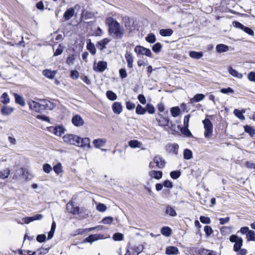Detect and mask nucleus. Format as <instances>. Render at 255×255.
Here are the masks:
<instances>
[{
    "label": "nucleus",
    "instance_id": "63",
    "mask_svg": "<svg viewBox=\"0 0 255 255\" xmlns=\"http://www.w3.org/2000/svg\"><path fill=\"white\" fill-rule=\"evenodd\" d=\"M246 236L247 239H255V234L253 231L250 230Z\"/></svg>",
    "mask_w": 255,
    "mask_h": 255
},
{
    "label": "nucleus",
    "instance_id": "54",
    "mask_svg": "<svg viewBox=\"0 0 255 255\" xmlns=\"http://www.w3.org/2000/svg\"><path fill=\"white\" fill-rule=\"evenodd\" d=\"M181 174V172L179 171H173L170 172V176L173 179L178 178Z\"/></svg>",
    "mask_w": 255,
    "mask_h": 255
},
{
    "label": "nucleus",
    "instance_id": "28",
    "mask_svg": "<svg viewBox=\"0 0 255 255\" xmlns=\"http://www.w3.org/2000/svg\"><path fill=\"white\" fill-rule=\"evenodd\" d=\"M165 253L167 255H177L179 253L178 250L175 247H168L166 248Z\"/></svg>",
    "mask_w": 255,
    "mask_h": 255
},
{
    "label": "nucleus",
    "instance_id": "44",
    "mask_svg": "<svg viewBox=\"0 0 255 255\" xmlns=\"http://www.w3.org/2000/svg\"><path fill=\"white\" fill-rule=\"evenodd\" d=\"M56 223L53 221L51 225V228L50 231L48 233V239H50L53 238L54 233L56 229Z\"/></svg>",
    "mask_w": 255,
    "mask_h": 255
},
{
    "label": "nucleus",
    "instance_id": "42",
    "mask_svg": "<svg viewBox=\"0 0 255 255\" xmlns=\"http://www.w3.org/2000/svg\"><path fill=\"white\" fill-rule=\"evenodd\" d=\"M189 56L193 58L199 59L202 57L203 53L202 52L191 51L189 53Z\"/></svg>",
    "mask_w": 255,
    "mask_h": 255
},
{
    "label": "nucleus",
    "instance_id": "48",
    "mask_svg": "<svg viewBox=\"0 0 255 255\" xmlns=\"http://www.w3.org/2000/svg\"><path fill=\"white\" fill-rule=\"evenodd\" d=\"M107 96L109 99L114 101L117 99V95L111 91H108L106 93Z\"/></svg>",
    "mask_w": 255,
    "mask_h": 255
},
{
    "label": "nucleus",
    "instance_id": "51",
    "mask_svg": "<svg viewBox=\"0 0 255 255\" xmlns=\"http://www.w3.org/2000/svg\"><path fill=\"white\" fill-rule=\"evenodd\" d=\"M146 111H147L149 114H153L155 113V109L154 107L150 104H147L146 106Z\"/></svg>",
    "mask_w": 255,
    "mask_h": 255
},
{
    "label": "nucleus",
    "instance_id": "40",
    "mask_svg": "<svg viewBox=\"0 0 255 255\" xmlns=\"http://www.w3.org/2000/svg\"><path fill=\"white\" fill-rule=\"evenodd\" d=\"M171 232V229L168 227H164L161 229V234L167 237L170 236Z\"/></svg>",
    "mask_w": 255,
    "mask_h": 255
},
{
    "label": "nucleus",
    "instance_id": "23",
    "mask_svg": "<svg viewBox=\"0 0 255 255\" xmlns=\"http://www.w3.org/2000/svg\"><path fill=\"white\" fill-rule=\"evenodd\" d=\"M13 96L14 97L15 101L16 103L19 104V105L22 107L25 105V100L23 97L16 93H14Z\"/></svg>",
    "mask_w": 255,
    "mask_h": 255
},
{
    "label": "nucleus",
    "instance_id": "57",
    "mask_svg": "<svg viewBox=\"0 0 255 255\" xmlns=\"http://www.w3.org/2000/svg\"><path fill=\"white\" fill-rule=\"evenodd\" d=\"M43 170L45 172L49 173L52 170V167L50 164L46 163L43 165Z\"/></svg>",
    "mask_w": 255,
    "mask_h": 255
},
{
    "label": "nucleus",
    "instance_id": "34",
    "mask_svg": "<svg viewBox=\"0 0 255 255\" xmlns=\"http://www.w3.org/2000/svg\"><path fill=\"white\" fill-rule=\"evenodd\" d=\"M232 242H235L234 246V250L238 252L243 245V240H230Z\"/></svg>",
    "mask_w": 255,
    "mask_h": 255
},
{
    "label": "nucleus",
    "instance_id": "38",
    "mask_svg": "<svg viewBox=\"0 0 255 255\" xmlns=\"http://www.w3.org/2000/svg\"><path fill=\"white\" fill-rule=\"evenodd\" d=\"M51 248V246L50 247H47L46 246L43 245V247L37 250V252H38L39 254H37V255H44L46 254H47L50 248Z\"/></svg>",
    "mask_w": 255,
    "mask_h": 255
},
{
    "label": "nucleus",
    "instance_id": "64",
    "mask_svg": "<svg viewBox=\"0 0 255 255\" xmlns=\"http://www.w3.org/2000/svg\"><path fill=\"white\" fill-rule=\"evenodd\" d=\"M248 78L250 81L255 82V73L254 72L249 73L248 74Z\"/></svg>",
    "mask_w": 255,
    "mask_h": 255
},
{
    "label": "nucleus",
    "instance_id": "43",
    "mask_svg": "<svg viewBox=\"0 0 255 255\" xmlns=\"http://www.w3.org/2000/svg\"><path fill=\"white\" fill-rule=\"evenodd\" d=\"M171 115L173 117H176L180 114V110L178 107H173L170 110Z\"/></svg>",
    "mask_w": 255,
    "mask_h": 255
},
{
    "label": "nucleus",
    "instance_id": "49",
    "mask_svg": "<svg viewBox=\"0 0 255 255\" xmlns=\"http://www.w3.org/2000/svg\"><path fill=\"white\" fill-rule=\"evenodd\" d=\"M54 172L59 174L62 172V166L61 163H58L53 167Z\"/></svg>",
    "mask_w": 255,
    "mask_h": 255
},
{
    "label": "nucleus",
    "instance_id": "59",
    "mask_svg": "<svg viewBox=\"0 0 255 255\" xmlns=\"http://www.w3.org/2000/svg\"><path fill=\"white\" fill-rule=\"evenodd\" d=\"M113 221V218L111 217H107L102 220V222L105 224H110Z\"/></svg>",
    "mask_w": 255,
    "mask_h": 255
},
{
    "label": "nucleus",
    "instance_id": "7",
    "mask_svg": "<svg viewBox=\"0 0 255 255\" xmlns=\"http://www.w3.org/2000/svg\"><path fill=\"white\" fill-rule=\"evenodd\" d=\"M29 109L33 111L39 113L42 111L41 102L37 103L32 100H29L27 102Z\"/></svg>",
    "mask_w": 255,
    "mask_h": 255
},
{
    "label": "nucleus",
    "instance_id": "60",
    "mask_svg": "<svg viewBox=\"0 0 255 255\" xmlns=\"http://www.w3.org/2000/svg\"><path fill=\"white\" fill-rule=\"evenodd\" d=\"M135 105L130 101H128L126 102V108L128 110H131L135 108Z\"/></svg>",
    "mask_w": 255,
    "mask_h": 255
},
{
    "label": "nucleus",
    "instance_id": "30",
    "mask_svg": "<svg viewBox=\"0 0 255 255\" xmlns=\"http://www.w3.org/2000/svg\"><path fill=\"white\" fill-rule=\"evenodd\" d=\"M128 145L131 148H140L142 145V143L137 140L133 139L131 140L128 142Z\"/></svg>",
    "mask_w": 255,
    "mask_h": 255
},
{
    "label": "nucleus",
    "instance_id": "41",
    "mask_svg": "<svg viewBox=\"0 0 255 255\" xmlns=\"http://www.w3.org/2000/svg\"><path fill=\"white\" fill-rule=\"evenodd\" d=\"M165 212L167 214L172 217H175L177 215L176 211L171 206L166 207Z\"/></svg>",
    "mask_w": 255,
    "mask_h": 255
},
{
    "label": "nucleus",
    "instance_id": "26",
    "mask_svg": "<svg viewBox=\"0 0 255 255\" xmlns=\"http://www.w3.org/2000/svg\"><path fill=\"white\" fill-rule=\"evenodd\" d=\"M74 14V9L73 8H70L66 10L63 17L65 20H67L71 18Z\"/></svg>",
    "mask_w": 255,
    "mask_h": 255
},
{
    "label": "nucleus",
    "instance_id": "5",
    "mask_svg": "<svg viewBox=\"0 0 255 255\" xmlns=\"http://www.w3.org/2000/svg\"><path fill=\"white\" fill-rule=\"evenodd\" d=\"M143 249L142 245L133 246L130 244L128 246L127 253L129 255H138Z\"/></svg>",
    "mask_w": 255,
    "mask_h": 255
},
{
    "label": "nucleus",
    "instance_id": "56",
    "mask_svg": "<svg viewBox=\"0 0 255 255\" xmlns=\"http://www.w3.org/2000/svg\"><path fill=\"white\" fill-rule=\"evenodd\" d=\"M97 209L100 212H104L107 210L106 206L102 203H99L96 207Z\"/></svg>",
    "mask_w": 255,
    "mask_h": 255
},
{
    "label": "nucleus",
    "instance_id": "29",
    "mask_svg": "<svg viewBox=\"0 0 255 255\" xmlns=\"http://www.w3.org/2000/svg\"><path fill=\"white\" fill-rule=\"evenodd\" d=\"M245 113V110L240 111L238 109H235L234 111V115L240 120L244 121L245 120V117L243 115Z\"/></svg>",
    "mask_w": 255,
    "mask_h": 255
},
{
    "label": "nucleus",
    "instance_id": "6",
    "mask_svg": "<svg viewBox=\"0 0 255 255\" xmlns=\"http://www.w3.org/2000/svg\"><path fill=\"white\" fill-rule=\"evenodd\" d=\"M134 51L137 54L145 55L149 57L152 56V53L150 49L141 46H136L134 48Z\"/></svg>",
    "mask_w": 255,
    "mask_h": 255
},
{
    "label": "nucleus",
    "instance_id": "53",
    "mask_svg": "<svg viewBox=\"0 0 255 255\" xmlns=\"http://www.w3.org/2000/svg\"><path fill=\"white\" fill-rule=\"evenodd\" d=\"M162 48L161 45L160 43L157 42L155 43L152 47V50L155 52H159Z\"/></svg>",
    "mask_w": 255,
    "mask_h": 255
},
{
    "label": "nucleus",
    "instance_id": "47",
    "mask_svg": "<svg viewBox=\"0 0 255 255\" xmlns=\"http://www.w3.org/2000/svg\"><path fill=\"white\" fill-rule=\"evenodd\" d=\"M184 158L186 159H190L192 157V152L188 149H186L184 150L183 152Z\"/></svg>",
    "mask_w": 255,
    "mask_h": 255
},
{
    "label": "nucleus",
    "instance_id": "18",
    "mask_svg": "<svg viewBox=\"0 0 255 255\" xmlns=\"http://www.w3.org/2000/svg\"><path fill=\"white\" fill-rule=\"evenodd\" d=\"M166 150L170 153L177 154L178 145L176 143H168L166 146Z\"/></svg>",
    "mask_w": 255,
    "mask_h": 255
},
{
    "label": "nucleus",
    "instance_id": "13",
    "mask_svg": "<svg viewBox=\"0 0 255 255\" xmlns=\"http://www.w3.org/2000/svg\"><path fill=\"white\" fill-rule=\"evenodd\" d=\"M72 123L75 126L81 127L84 125V122L80 116L76 115L72 118Z\"/></svg>",
    "mask_w": 255,
    "mask_h": 255
},
{
    "label": "nucleus",
    "instance_id": "4",
    "mask_svg": "<svg viewBox=\"0 0 255 255\" xmlns=\"http://www.w3.org/2000/svg\"><path fill=\"white\" fill-rule=\"evenodd\" d=\"M155 121L157 123V125L161 127L168 126L169 119L167 117H164L161 114H158L155 116Z\"/></svg>",
    "mask_w": 255,
    "mask_h": 255
},
{
    "label": "nucleus",
    "instance_id": "55",
    "mask_svg": "<svg viewBox=\"0 0 255 255\" xmlns=\"http://www.w3.org/2000/svg\"><path fill=\"white\" fill-rule=\"evenodd\" d=\"M200 221L204 224H209L211 222V220L209 217L201 216L200 217Z\"/></svg>",
    "mask_w": 255,
    "mask_h": 255
},
{
    "label": "nucleus",
    "instance_id": "3",
    "mask_svg": "<svg viewBox=\"0 0 255 255\" xmlns=\"http://www.w3.org/2000/svg\"><path fill=\"white\" fill-rule=\"evenodd\" d=\"M63 139L64 142L76 146L79 143V137L73 134H66L63 137Z\"/></svg>",
    "mask_w": 255,
    "mask_h": 255
},
{
    "label": "nucleus",
    "instance_id": "61",
    "mask_svg": "<svg viewBox=\"0 0 255 255\" xmlns=\"http://www.w3.org/2000/svg\"><path fill=\"white\" fill-rule=\"evenodd\" d=\"M79 73L76 70H72L71 71L70 77L73 79H77L79 77Z\"/></svg>",
    "mask_w": 255,
    "mask_h": 255
},
{
    "label": "nucleus",
    "instance_id": "14",
    "mask_svg": "<svg viewBox=\"0 0 255 255\" xmlns=\"http://www.w3.org/2000/svg\"><path fill=\"white\" fill-rule=\"evenodd\" d=\"M123 22L126 28V29L128 30V32H130L133 29V25L131 24V21L128 16H125L123 17Z\"/></svg>",
    "mask_w": 255,
    "mask_h": 255
},
{
    "label": "nucleus",
    "instance_id": "20",
    "mask_svg": "<svg viewBox=\"0 0 255 255\" xmlns=\"http://www.w3.org/2000/svg\"><path fill=\"white\" fill-rule=\"evenodd\" d=\"M14 109L7 106H3L1 109V113L5 116H9L14 111Z\"/></svg>",
    "mask_w": 255,
    "mask_h": 255
},
{
    "label": "nucleus",
    "instance_id": "46",
    "mask_svg": "<svg viewBox=\"0 0 255 255\" xmlns=\"http://www.w3.org/2000/svg\"><path fill=\"white\" fill-rule=\"evenodd\" d=\"M135 112L138 115H144L146 112V109L138 104L136 108Z\"/></svg>",
    "mask_w": 255,
    "mask_h": 255
},
{
    "label": "nucleus",
    "instance_id": "25",
    "mask_svg": "<svg viewBox=\"0 0 255 255\" xmlns=\"http://www.w3.org/2000/svg\"><path fill=\"white\" fill-rule=\"evenodd\" d=\"M125 58L128 63V66L129 68H131L133 67V59L131 54L129 52H127L125 55Z\"/></svg>",
    "mask_w": 255,
    "mask_h": 255
},
{
    "label": "nucleus",
    "instance_id": "22",
    "mask_svg": "<svg viewBox=\"0 0 255 255\" xmlns=\"http://www.w3.org/2000/svg\"><path fill=\"white\" fill-rule=\"evenodd\" d=\"M112 109L115 114H120L122 112V106L119 102H115L112 106Z\"/></svg>",
    "mask_w": 255,
    "mask_h": 255
},
{
    "label": "nucleus",
    "instance_id": "12",
    "mask_svg": "<svg viewBox=\"0 0 255 255\" xmlns=\"http://www.w3.org/2000/svg\"><path fill=\"white\" fill-rule=\"evenodd\" d=\"M42 111L44 110H51L54 108L53 103L46 100H41Z\"/></svg>",
    "mask_w": 255,
    "mask_h": 255
},
{
    "label": "nucleus",
    "instance_id": "19",
    "mask_svg": "<svg viewBox=\"0 0 255 255\" xmlns=\"http://www.w3.org/2000/svg\"><path fill=\"white\" fill-rule=\"evenodd\" d=\"M42 73L46 77L50 79H53L57 73V71L45 69L43 71Z\"/></svg>",
    "mask_w": 255,
    "mask_h": 255
},
{
    "label": "nucleus",
    "instance_id": "35",
    "mask_svg": "<svg viewBox=\"0 0 255 255\" xmlns=\"http://www.w3.org/2000/svg\"><path fill=\"white\" fill-rule=\"evenodd\" d=\"M173 31L171 29H161L159 31V33L162 36H170L173 33Z\"/></svg>",
    "mask_w": 255,
    "mask_h": 255
},
{
    "label": "nucleus",
    "instance_id": "10",
    "mask_svg": "<svg viewBox=\"0 0 255 255\" xmlns=\"http://www.w3.org/2000/svg\"><path fill=\"white\" fill-rule=\"evenodd\" d=\"M153 163H155L157 168H163L165 165V161L160 155H156L153 158Z\"/></svg>",
    "mask_w": 255,
    "mask_h": 255
},
{
    "label": "nucleus",
    "instance_id": "52",
    "mask_svg": "<svg viewBox=\"0 0 255 255\" xmlns=\"http://www.w3.org/2000/svg\"><path fill=\"white\" fill-rule=\"evenodd\" d=\"M75 58L73 55H69L66 60V63L69 65H72L74 63Z\"/></svg>",
    "mask_w": 255,
    "mask_h": 255
},
{
    "label": "nucleus",
    "instance_id": "11",
    "mask_svg": "<svg viewBox=\"0 0 255 255\" xmlns=\"http://www.w3.org/2000/svg\"><path fill=\"white\" fill-rule=\"evenodd\" d=\"M79 143L78 145H77L78 146H80L83 148L88 147V148H90L91 147L90 145V139L88 137H85L83 138H81L79 137V140H78Z\"/></svg>",
    "mask_w": 255,
    "mask_h": 255
},
{
    "label": "nucleus",
    "instance_id": "27",
    "mask_svg": "<svg viewBox=\"0 0 255 255\" xmlns=\"http://www.w3.org/2000/svg\"><path fill=\"white\" fill-rule=\"evenodd\" d=\"M229 73L233 76L236 77L239 79H242L243 78V74L239 73L237 70L234 69L232 67H229L228 69Z\"/></svg>",
    "mask_w": 255,
    "mask_h": 255
},
{
    "label": "nucleus",
    "instance_id": "9",
    "mask_svg": "<svg viewBox=\"0 0 255 255\" xmlns=\"http://www.w3.org/2000/svg\"><path fill=\"white\" fill-rule=\"evenodd\" d=\"M234 25L235 27L241 29L244 31H245L247 34L253 36L254 35V32L252 29H251L250 28L246 27L244 26L243 24H242L241 23L235 21L234 22Z\"/></svg>",
    "mask_w": 255,
    "mask_h": 255
},
{
    "label": "nucleus",
    "instance_id": "32",
    "mask_svg": "<svg viewBox=\"0 0 255 255\" xmlns=\"http://www.w3.org/2000/svg\"><path fill=\"white\" fill-rule=\"evenodd\" d=\"M216 49L218 53H222L228 51L229 47L226 45L220 44L216 46Z\"/></svg>",
    "mask_w": 255,
    "mask_h": 255
},
{
    "label": "nucleus",
    "instance_id": "31",
    "mask_svg": "<svg viewBox=\"0 0 255 255\" xmlns=\"http://www.w3.org/2000/svg\"><path fill=\"white\" fill-rule=\"evenodd\" d=\"M232 229H233V228L231 226H230V227H227V226L222 227L220 229V231H221V234L223 236H227V235L230 234L232 233Z\"/></svg>",
    "mask_w": 255,
    "mask_h": 255
},
{
    "label": "nucleus",
    "instance_id": "39",
    "mask_svg": "<svg viewBox=\"0 0 255 255\" xmlns=\"http://www.w3.org/2000/svg\"><path fill=\"white\" fill-rule=\"evenodd\" d=\"M10 171L9 168H6L0 171V178L4 179L7 178L10 175Z\"/></svg>",
    "mask_w": 255,
    "mask_h": 255
},
{
    "label": "nucleus",
    "instance_id": "33",
    "mask_svg": "<svg viewBox=\"0 0 255 255\" xmlns=\"http://www.w3.org/2000/svg\"><path fill=\"white\" fill-rule=\"evenodd\" d=\"M205 96L202 94H197L190 99L191 103H197L204 99Z\"/></svg>",
    "mask_w": 255,
    "mask_h": 255
},
{
    "label": "nucleus",
    "instance_id": "58",
    "mask_svg": "<svg viewBox=\"0 0 255 255\" xmlns=\"http://www.w3.org/2000/svg\"><path fill=\"white\" fill-rule=\"evenodd\" d=\"M181 131L182 133L184 134L186 136L190 137L192 135V133L188 128V127H185L184 128H182Z\"/></svg>",
    "mask_w": 255,
    "mask_h": 255
},
{
    "label": "nucleus",
    "instance_id": "24",
    "mask_svg": "<svg viewBox=\"0 0 255 255\" xmlns=\"http://www.w3.org/2000/svg\"><path fill=\"white\" fill-rule=\"evenodd\" d=\"M106 139L104 138H98L93 140V144L95 147L100 148L103 146L106 143Z\"/></svg>",
    "mask_w": 255,
    "mask_h": 255
},
{
    "label": "nucleus",
    "instance_id": "2",
    "mask_svg": "<svg viewBox=\"0 0 255 255\" xmlns=\"http://www.w3.org/2000/svg\"><path fill=\"white\" fill-rule=\"evenodd\" d=\"M202 123L204 125V128L205 129L204 133V136L206 138H209L212 136L213 134V124L211 121L209 119L207 118L202 121Z\"/></svg>",
    "mask_w": 255,
    "mask_h": 255
},
{
    "label": "nucleus",
    "instance_id": "50",
    "mask_svg": "<svg viewBox=\"0 0 255 255\" xmlns=\"http://www.w3.org/2000/svg\"><path fill=\"white\" fill-rule=\"evenodd\" d=\"M145 40L149 43H153L155 41L156 38L153 34L150 33L146 37Z\"/></svg>",
    "mask_w": 255,
    "mask_h": 255
},
{
    "label": "nucleus",
    "instance_id": "15",
    "mask_svg": "<svg viewBox=\"0 0 255 255\" xmlns=\"http://www.w3.org/2000/svg\"><path fill=\"white\" fill-rule=\"evenodd\" d=\"M162 172L161 171L151 170L148 172V175L150 179L153 178L156 180H159L162 178Z\"/></svg>",
    "mask_w": 255,
    "mask_h": 255
},
{
    "label": "nucleus",
    "instance_id": "17",
    "mask_svg": "<svg viewBox=\"0 0 255 255\" xmlns=\"http://www.w3.org/2000/svg\"><path fill=\"white\" fill-rule=\"evenodd\" d=\"M66 209L69 212L72 214H76L79 213V207L77 206L75 207L73 203L72 202L67 204Z\"/></svg>",
    "mask_w": 255,
    "mask_h": 255
},
{
    "label": "nucleus",
    "instance_id": "45",
    "mask_svg": "<svg viewBox=\"0 0 255 255\" xmlns=\"http://www.w3.org/2000/svg\"><path fill=\"white\" fill-rule=\"evenodd\" d=\"M1 103L3 104H7L10 102V99L9 98L8 95L6 93H3L1 96Z\"/></svg>",
    "mask_w": 255,
    "mask_h": 255
},
{
    "label": "nucleus",
    "instance_id": "8",
    "mask_svg": "<svg viewBox=\"0 0 255 255\" xmlns=\"http://www.w3.org/2000/svg\"><path fill=\"white\" fill-rule=\"evenodd\" d=\"M107 67V63L105 61H99L98 63L94 62L93 69L96 72H102L104 71Z\"/></svg>",
    "mask_w": 255,
    "mask_h": 255
},
{
    "label": "nucleus",
    "instance_id": "36",
    "mask_svg": "<svg viewBox=\"0 0 255 255\" xmlns=\"http://www.w3.org/2000/svg\"><path fill=\"white\" fill-rule=\"evenodd\" d=\"M244 128L245 131L246 132L248 133L251 135V136L253 137L255 136V129L253 127L248 125H246L245 126H244Z\"/></svg>",
    "mask_w": 255,
    "mask_h": 255
},
{
    "label": "nucleus",
    "instance_id": "1",
    "mask_svg": "<svg viewBox=\"0 0 255 255\" xmlns=\"http://www.w3.org/2000/svg\"><path fill=\"white\" fill-rule=\"evenodd\" d=\"M106 23L109 26V34L117 39L121 38L124 34V29L119 22L112 17L106 19Z\"/></svg>",
    "mask_w": 255,
    "mask_h": 255
},
{
    "label": "nucleus",
    "instance_id": "21",
    "mask_svg": "<svg viewBox=\"0 0 255 255\" xmlns=\"http://www.w3.org/2000/svg\"><path fill=\"white\" fill-rule=\"evenodd\" d=\"M50 130L58 136H61L64 132V128L61 127H51Z\"/></svg>",
    "mask_w": 255,
    "mask_h": 255
},
{
    "label": "nucleus",
    "instance_id": "16",
    "mask_svg": "<svg viewBox=\"0 0 255 255\" xmlns=\"http://www.w3.org/2000/svg\"><path fill=\"white\" fill-rule=\"evenodd\" d=\"M111 41V39L109 38H105L99 41L96 44V46L100 50H103L106 48L107 45Z\"/></svg>",
    "mask_w": 255,
    "mask_h": 255
},
{
    "label": "nucleus",
    "instance_id": "62",
    "mask_svg": "<svg viewBox=\"0 0 255 255\" xmlns=\"http://www.w3.org/2000/svg\"><path fill=\"white\" fill-rule=\"evenodd\" d=\"M63 52V48L61 45H59L58 48L54 53V56H57L62 54Z\"/></svg>",
    "mask_w": 255,
    "mask_h": 255
},
{
    "label": "nucleus",
    "instance_id": "37",
    "mask_svg": "<svg viewBox=\"0 0 255 255\" xmlns=\"http://www.w3.org/2000/svg\"><path fill=\"white\" fill-rule=\"evenodd\" d=\"M87 48L92 54L95 55L96 54L97 50L95 46L90 41L87 43Z\"/></svg>",
    "mask_w": 255,
    "mask_h": 255
}]
</instances>
